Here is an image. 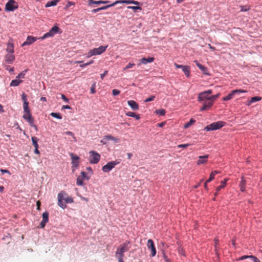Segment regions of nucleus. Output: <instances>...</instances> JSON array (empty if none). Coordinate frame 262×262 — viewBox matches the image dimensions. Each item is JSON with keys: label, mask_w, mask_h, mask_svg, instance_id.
Segmentation results:
<instances>
[{"label": "nucleus", "mask_w": 262, "mask_h": 262, "mask_svg": "<svg viewBox=\"0 0 262 262\" xmlns=\"http://www.w3.org/2000/svg\"><path fill=\"white\" fill-rule=\"evenodd\" d=\"M117 4H134V5L140 4V2H139L138 1H134V0H118V1H115L114 3H113V4H111V5L103 6L101 8H97V9H93L92 11V12L93 13H96V12L99 11L100 10L106 9L107 8H108L109 7L114 6L115 5H116Z\"/></svg>", "instance_id": "nucleus-1"}, {"label": "nucleus", "mask_w": 262, "mask_h": 262, "mask_svg": "<svg viewBox=\"0 0 262 262\" xmlns=\"http://www.w3.org/2000/svg\"><path fill=\"white\" fill-rule=\"evenodd\" d=\"M225 124L226 123L225 122L221 121L213 122L207 125L204 128V130L207 132L217 130L223 127Z\"/></svg>", "instance_id": "nucleus-2"}, {"label": "nucleus", "mask_w": 262, "mask_h": 262, "mask_svg": "<svg viewBox=\"0 0 262 262\" xmlns=\"http://www.w3.org/2000/svg\"><path fill=\"white\" fill-rule=\"evenodd\" d=\"M89 161L91 164H97L99 162L100 159V155L95 151L89 152Z\"/></svg>", "instance_id": "nucleus-3"}, {"label": "nucleus", "mask_w": 262, "mask_h": 262, "mask_svg": "<svg viewBox=\"0 0 262 262\" xmlns=\"http://www.w3.org/2000/svg\"><path fill=\"white\" fill-rule=\"evenodd\" d=\"M119 163L120 162L117 161H113L108 162L106 165L102 167V170L104 172H108L113 168H114L116 165L119 164Z\"/></svg>", "instance_id": "nucleus-4"}, {"label": "nucleus", "mask_w": 262, "mask_h": 262, "mask_svg": "<svg viewBox=\"0 0 262 262\" xmlns=\"http://www.w3.org/2000/svg\"><path fill=\"white\" fill-rule=\"evenodd\" d=\"M18 8L17 3L14 0H10L6 4L5 10L13 11Z\"/></svg>", "instance_id": "nucleus-5"}, {"label": "nucleus", "mask_w": 262, "mask_h": 262, "mask_svg": "<svg viewBox=\"0 0 262 262\" xmlns=\"http://www.w3.org/2000/svg\"><path fill=\"white\" fill-rule=\"evenodd\" d=\"M127 243H124L121 245H120V247L118 248L116 252V256H124V253L128 250V248L127 247Z\"/></svg>", "instance_id": "nucleus-6"}, {"label": "nucleus", "mask_w": 262, "mask_h": 262, "mask_svg": "<svg viewBox=\"0 0 262 262\" xmlns=\"http://www.w3.org/2000/svg\"><path fill=\"white\" fill-rule=\"evenodd\" d=\"M66 195V192L61 191L58 194V205L59 207L62 209H64L67 207V205L64 201H63V196Z\"/></svg>", "instance_id": "nucleus-7"}, {"label": "nucleus", "mask_w": 262, "mask_h": 262, "mask_svg": "<svg viewBox=\"0 0 262 262\" xmlns=\"http://www.w3.org/2000/svg\"><path fill=\"white\" fill-rule=\"evenodd\" d=\"M23 117L28 122L30 126L33 127L36 130H37V127L34 124V119L32 117L31 113H24Z\"/></svg>", "instance_id": "nucleus-8"}, {"label": "nucleus", "mask_w": 262, "mask_h": 262, "mask_svg": "<svg viewBox=\"0 0 262 262\" xmlns=\"http://www.w3.org/2000/svg\"><path fill=\"white\" fill-rule=\"evenodd\" d=\"M246 91L243 90H235L232 91L231 93L229 94L227 96L224 97L223 100L224 101H228L233 98L234 95L235 94H239L241 93H245Z\"/></svg>", "instance_id": "nucleus-9"}, {"label": "nucleus", "mask_w": 262, "mask_h": 262, "mask_svg": "<svg viewBox=\"0 0 262 262\" xmlns=\"http://www.w3.org/2000/svg\"><path fill=\"white\" fill-rule=\"evenodd\" d=\"M147 246L148 249L151 250V256L152 257L155 256L156 254V249L152 239H149L148 240Z\"/></svg>", "instance_id": "nucleus-10"}, {"label": "nucleus", "mask_w": 262, "mask_h": 262, "mask_svg": "<svg viewBox=\"0 0 262 262\" xmlns=\"http://www.w3.org/2000/svg\"><path fill=\"white\" fill-rule=\"evenodd\" d=\"M108 140H113L115 142H119V139L114 138L112 136L108 135L105 136L103 139H102L100 141V142L102 143L103 144H106L107 143V141Z\"/></svg>", "instance_id": "nucleus-11"}, {"label": "nucleus", "mask_w": 262, "mask_h": 262, "mask_svg": "<svg viewBox=\"0 0 262 262\" xmlns=\"http://www.w3.org/2000/svg\"><path fill=\"white\" fill-rule=\"evenodd\" d=\"M213 104L212 101L205 100L202 107L200 108V111H204L210 109L213 105Z\"/></svg>", "instance_id": "nucleus-12"}, {"label": "nucleus", "mask_w": 262, "mask_h": 262, "mask_svg": "<svg viewBox=\"0 0 262 262\" xmlns=\"http://www.w3.org/2000/svg\"><path fill=\"white\" fill-rule=\"evenodd\" d=\"M107 47V46H100L99 48H94L92 50L94 52L95 55H100L105 51Z\"/></svg>", "instance_id": "nucleus-13"}, {"label": "nucleus", "mask_w": 262, "mask_h": 262, "mask_svg": "<svg viewBox=\"0 0 262 262\" xmlns=\"http://www.w3.org/2000/svg\"><path fill=\"white\" fill-rule=\"evenodd\" d=\"M49 221V213L47 211L42 213V220L40 224L41 228H44L47 223Z\"/></svg>", "instance_id": "nucleus-14"}, {"label": "nucleus", "mask_w": 262, "mask_h": 262, "mask_svg": "<svg viewBox=\"0 0 262 262\" xmlns=\"http://www.w3.org/2000/svg\"><path fill=\"white\" fill-rule=\"evenodd\" d=\"M70 156L72 159V164L73 166L77 167L79 165V157L75 155L73 153L70 154Z\"/></svg>", "instance_id": "nucleus-15"}, {"label": "nucleus", "mask_w": 262, "mask_h": 262, "mask_svg": "<svg viewBox=\"0 0 262 262\" xmlns=\"http://www.w3.org/2000/svg\"><path fill=\"white\" fill-rule=\"evenodd\" d=\"M209 157L208 155H206L204 156H200L199 157V160L197 161L196 164L198 165H200L201 164H205L207 162V159Z\"/></svg>", "instance_id": "nucleus-16"}, {"label": "nucleus", "mask_w": 262, "mask_h": 262, "mask_svg": "<svg viewBox=\"0 0 262 262\" xmlns=\"http://www.w3.org/2000/svg\"><path fill=\"white\" fill-rule=\"evenodd\" d=\"M154 57H148L147 58H142L139 60V63H138V66H140L141 64H146L147 63H150L154 61Z\"/></svg>", "instance_id": "nucleus-17"}, {"label": "nucleus", "mask_w": 262, "mask_h": 262, "mask_svg": "<svg viewBox=\"0 0 262 262\" xmlns=\"http://www.w3.org/2000/svg\"><path fill=\"white\" fill-rule=\"evenodd\" d=\"M36 40V38L31 36H28L26 40L22 44V46L24 47L26 45H30L35 41Z\"/></svg>", "instance_id": "nucleus-18"}, {"label": "nucleus", "mask_w": 262, "mask_h": 262, "mask_svg": "<svg viewBox=\"0 0 262 262\" xmlns=\"http://www.w3.org/2000/svg\"><path fill=\"white\" fill-rule=\"evenodd\" d=\"M204 92L199 93L198 96V101H202L205 100H209V97Z\"/></svg>", "instance_id": "nucleus-19"}, {"label": "nucleus", "mask_w": 262, "mask_h": 262, "mask_svg": "<svg viewBox=\"0 0 262 262\" xmlns=\"http://www.w3.org/2000/svg\"><path fill=\"white\" fill-rule=\"evenodd\" d=\"M127 103L133 110L136 111L139 109L138 104L134 100H128Z\"/></svg>", "instance_id": "nucleus-20"}, {"label": "nucleus", "mask_w": 262, "mask_h": 262, "mask_svg": "<svg viewBox=\"0 0 262 262\" xmlns=\"http://www.w3.org/2000/svg\"><path fill=\"white\" fill-rule=\"evenodd\" d=\"M194 62L195 63L196 66L203 72V73L205 75H208L207 71V69L206 67L200 64L197 60H194Z\"/></svg>", "instance_id": "nucleus-21"}, {"label": "nucleus", "mask_w": 262, "mask_h": 262, "mask_svg": "<svg viewBox=\"0 0 262 262\" xmlns=\"http://www.w3.org/2000/svg\"><path fill=\"white\" fill-rule=\"evenodd\" d=\"M6 62L8 63H12L15 59V56L13 54H8L6 57Z\"/></svg>", "instance_id": "nucleus-22"}, {"label": "nucleus", "mask_w": 262, "mask_h": 262, "mask_svg": "<svg viewBox=\"0 0 262 262\" xmlns=\"http://www.w3.org/2000/svg\"><path fill=\"white\" fill-rule=\"evenodd\" d=\"M247 258H250L253 262L256 260L257 258L256 257L253 255H244L238 258V260H242Z\"/></svg>", "instance_id": "nucleus-23"}, {"label": "nucleus", "mask_w": 262, "mask_h": 262, "mask_svg": "<svg viewBox=\"0 0 262 262\" xmlns=\"http://www.w3.org/2000/svg\"><path fill=\"white\" fill-rule=\"evenodd\" d=\"M239 187H240L241 190L242 192H244V191H245L246 180L244 179V177H242V180H241V181L240 182V184H239Z\"/></svg>", "instance_id": "nucleus-24"}, {"label": "nucleus", "mask_w": 262, "mask_h": 262, "mask_svg": "<svg viewBox=\"0 0 262 262\" xmlns=\"http://www.w3.org/2000/svg\"><path fill=\"white\" fill-rule=\"evenodd\" d=\"M140 3V4H139V5H136V6H127V8L128 9H132V10H134V11L135 12H136L137 10L141 11L142 8L140 6H139V5H141L142 3Z\"/></svg>", "instance_id": "nucleus-25"}, {"label": "nucleus", "mask_w": 262, "mask_h": 262, "mask_svg": "<svg viewBox=\"0 0 262 262\" xmlns=\"http://www.w3.org/2000/svg\"><path fill=\"white\" fill-rule=\"evenodd\" d=\"M59 1L60 0H53L51 1H49L46 4L45 7L46 8H48L51 6H55Z\"/></svg>", "instance_id": "nucleus-26"}, {"label": "nucleus", "mask_w": 262, "mask_h": 262, "mask_svg": "<svg viewBox=\"0 0 262 262\" xmlns=\"http://www.w3.org/2000/svg\"><path fill=\"white\" fill-rule=\"evenodd\" d=\"M23 82L22 80H18L17 79L12 80L10 85L11 86H18L20 83Z\"/></svg>", "instance_id": "nucleus-27"}, {"label": "nucleus", "mask_w": 262, "mask_h": 262, "mask_svg": "<svg viewBox=\"0 0 262 262\" xmlns=\"http://www.w3.org/2000/svg\"><path fill=\"white\" fill-rule=\"evenodd\" d=\"M227 181H228V179H225L224 181H221V185H220V186H217L216 188V191H219L221 189L224 188L226 185V183H227Z\"/></svg>", "instance_id": "nucleus-28"}, {"label": "nucleus", "mask_w": 262, "mask_h": 262, "mask_svg": "<svg viewBox=\"0 0 262 262\" xmlns=\"http://www.w3.org/2000/svg\"><path fill=\"white\" fill-rule=\"evenodd\" d=\"M63 201L66 203V204L67 203H72L73 202V199L68 196V194L66 193V195H64L63 196Z\"/></svg>", "instance_id": "nucleus-29"}, {"label": "nucleus", "mask_w": 262, "mask_h": 262, "mask_svg": "<svg viewBox=\"0 0 262 262\" xmlns=\"http://www.w3.org/2000/svg\"><path fill=\"white\" fill-rule=\"evenodd\" d=\"M183 72L187 77L189 76L190 74V67L188 66H185L182 69Z\"/></svg>", "instance_id": "nucleus-30"}, {"label": "nucleus", "mask_w": 262, "mask_h": 262, "mask_svg": "<svg viewBox=\"0 0 262 262\" xmlns=\"http://www.w3.org/2000/svg\"><path fill=\"white\" fill-rule=\"evenodd\" d=\"M32 144L35 148H38V144L37 143L38 139L36 137H32Z\"/></svg>", "instance_id": "nucleus-31"}, {"label": "nucleus", "mask_w": 262, "mask_h": 262, "mask_svg": "<svg viewBox=\"0 0 262 262\" xmlns=\"http://www.w3.org/2000/svg\"><path fill=\"white\" fill-rule=\"evenodd\" d=\"M195 122V120H194L193 119L191 118L189 122L186 123L184 125V127L185 128H188L189 127H190L193 123H194V122Z\"/></svg>", "instance_id": "nucleus-32"}, {"label": "nucleus", "mask_w": 262, "mask_h": 262, "mask_svg": "<svg viewBox=\"0 0 262 262\" xmlns=\"http://www.w3.org/2000/svg\"><path fill=\"white\" fill-rule=\"evenodd\" d=\"M54 33H53L51 30H50L49 32L46 33V34H45L43 35V36L42 37H41V39H43L45 38H46L47 37H52L54 35Z\"/></svg>", "instance_id": "nucleus-33"}, {"label": "nucleus", "mask_w": 262, "mask_h": 262, "mask_svg": "<svg viewBox=\"0 0 262 262\" xmlns=\"http://www.w3.org/2000/svg\"><path fill=\"white\" fill-rule=\"evenodd\" d=\"M107 3H108L107 1H94V0H90V2H89V4H95L98 5V4H106Z\"/></svg>", "instance_id": "nucleus-34"}, {"label": "nucleus", "mask_w": 262, "mask_h": 262, "mask_svg": "<svg viewBox=\"0 0 262 262\" xmlns=\"http://www.w3.org/2000/svg\"><path fill=\"white\" fill-rule=\"evenodd\" d=\"M7 51L9 53V54H13L14 52L13 44L9 43L8 45Z\"/></svg>", "instance_id": "nucleus-35"}, {"label": "nucleus", "mask_w": 262, "mask_h": 262, "mask_svg": "<svg viewBox=\"0 0 262 262\" xmlns=\"http://www.w3.org/2000/svg\"><path fill=\"white\" fill-rule=\"evenodd\" d=\"M28 69H26L24 70V71L20 73L16 77V79H19V78H24L25 77V76L26 75V72H27Z\"/></svg>", "instance_id": "nucleus-36"}, {"label": "nucleus", "mask_w": 262, "mask_h": 262, "mask_svg": "<svg viewBox=\"0 0 262 262\" xmlns=\"http://www.w3.org/2000/svg\"><path fill=\"white\" fill-rule=\"evenodd\" d=\"M83 178L80 176H78L77 178L76 184L78 186L83 185Z\"/></svg>", "instance_id": "nucleus-37"}, {"label": "nucleus", "mask_w": 262, "mask_h": 262, "mask_svg": "<svg viewBox=\"0 0 262 262\" xmlns=\"http://www.w3.org/2000/svg\"><path fill=\"white\" fill-rule=\"evenodd\" d=\"M23 107L24 113H30V109L29 108V103L23 104Z\"/></svg>", "instance_id": "nucleus-38"}, {"label": "nucleus", "mask_w": 262, "mask_h": 262, "mask_svg": "<svg viewBox=\"0 0 262 262\" xmlns=\"http://www.w3.org/2000/svg\"><path fill=\"white\" fill-rule=\"evenodd\" d=\"M156 113L157 114L159 115L160 116H164L166 113V111L164 109H159V110H157L156 111Z\"/></svg>", "instance_id": "nucleus-39"}, {"label": "nucleus", "mask_w": 262, "mask_h": 262, "mask_svg": "<svg viewBox=\"0 0 262 262\" xmlns=\"http://www.w3.org/2000/svg\"><path fill=\"white\" fill-rule=\"evenodd\" d=\"M51 116H52L54 118H56L58 119H61L62 118L61 115L59 113H51Z\"/></svg>", "instance_id": "nucleus-40"}, {"label": "nucleus", "mask_w": 262, "mask_h": 262, "mask_svg": "<svg viewBox=\"0 0 262 262\" xmlns=\"http://www.w3.org/2000/svg\"><path fill=\"white\" fill-rule=\"evenodd\" d=\"M261 98L260 97H258V96L253 97L251 98L250 103H253V102H255L256 101H260L261 100Z\"/></svg>", "instance_id": "nucleus-41"}, {"label": "nucleus", "mask_w": 262, "mask_h": 262, "mask_svg": "<svg viewBox=\"0 0 262 262\" xmlns=\"http://www.w3.org/2000/svg\"><path fill=\"white\" fill-rule=\"evenodd\" d=\"M220 95V94L219 93L216 95L211 96L209 97V100L212 101V102L213 103V101L219 97Z\"/></svg>", "instance_id": "nucleus-42"}, {"label": "nucleus", "mask_w": 262, "mask_h": 262, "mask_svg": "<svg viewBox=\"0 0 262 262\" xmlns=\"http://www.w3.org/2000/svg\"><path fill=\"white\" fill-rule=\"evenodd\" d=\"M21 99L23 101V104L29 103L27 101V95L25 93H23L21 95Z\"/></svg>", "instance_id": "nucleus-43"}, {"label": "nucleus", "mask_w": 262, "mask_h": 262, "mask_svg": "<svg viewBox=\"0 0 262 262\" xmlns=\"http://www.w3.org/2000/svg\"><path fill=\"white\" fill-rule=\"evenodd\" d=\"M59 30V27H58L57 26H54L53 27H52L51 28V29L50 30L53 33H54V34H56L58 31Z\"/></svg>", "instance_id": "nucleus-44"}, {"label": "nucleus", "mask_w": 262, "mask_h": 262, "mask_svg": "<svg viewBox=\"0 0 262 262\" xmlns=\"http://www.w3.org/2000/svg\"><path fill=\"white\" fill-rule=\"evenodd\" d=\"M64 134H65L66 135H70V136H71L73 137V139H74V141H76V138H75V137L74 136V134H73L72 132H70V131H67V132H66Z\"/></svg>", "instance_id": "nucleus-45"}, {"label": "nucleus", "mask_w": 262, "mask_h": 262, "mask_svg": "<svg viewBox=\"0 0 262 262\" xmlns=\"http://www.w3.org/2000/svg\"><path fill=\"white\" fill-rule=\"evenodd\" d=\"M214 177L215 176L213 174V173L211 172L209 179L206 181V183H209L211 182L212 180L214 179Z\"/></svg>", "instance_id": "nucleus-46"}, {"label": "nucleus", "mask_w": 262, "mask_h": 262, "mask_svg": "<svg viewBox=\"0 0 262 262\" xmlns=\"http://www.w3.org/2000/svg\"><path fill=\"white\" fill-rule=\"evenodd\" d=\"M120 93V91L117 89H114L112 91V94L113 96H117Z\"/></svg>", "instance_id": "nucleus-47"}, {"label": "nucleus", "mask_w": 262, "mask_h": 262, "mask_svg": "<svg viewBox=\"0 0 262 262\" xmlns=\"http://www.w3.org/2000/svg\"><path fill=\"white\" fill-rule=\"evenodd\" d=\"M135 66V64L133 63L129 62L124 68V70H126L127 69L132 68L133 67Z\"/></svg>", "instance_id": "nucleus-48"}, {"label": "nucleus", "mask_w": 262, "mask_h": 262, "mask_svg": "<svg viewBox=\"0 0 262 262\" xmlns=\"http://www.w3.org/2000/svg\"><path fill=\"white\" fill-rule=\"evenodd\" d=\"M126 116L134 117L136 113L133 112H128L126 113Z\"/></svg>", "instance_id": "nucleus-49"}, {"label": "nucleus", "mask_w": 262, "mask_h": 262, "mask_svg": "<svg viewBox=\"0 0 262 262\" xmlns=\"http://www.w3.org/2000/svg\"><path fill=\"white\" fill-rule=\"evenodd\" d=\"M155 96H151L150 97L147 98L144 101L145 102L151 101L154 100Z\"/></svg>", "instance_id": "nucleus-50"}, {"label": "nucleus", "mask_w": 262, "mask_h": 262, "mask_svg": "<svg viewBox=\"0 0 262 262\" xmlns=\"http://www.w3.org/2000/svg\"><path fill=\"white\" fill-rule=\"evenodd\" d=\"M190 145V144H180L178 145V148H186Z\"/></svg>", "instance_id": "nucleus-51"}, {"label": "nucleus", "mask_w": 262, "mask_h": 262, "mask_svg": "<svg viewBox=\"0 0 262 262\" xmlns=\"http://www.w3.org/2000/svg\"><path fill=\"white\" fill-rule=\"evenodd\" d=\"M95 55L94 52L93 50H91L87 54V57L90 58L92 57V56Z\"/></svg>", "instance_id": "nucleus-52"}, {"label": "nucleus", "mask_w": 262, "mask_h": 262, "mask_svg": "<svg viewBox=\"0 0 262 262\" xmlns=\"http://www.w3.org/2000/svg\"><path fill=\"white\" fill-rule=\"evenodd\" d=\"M1 171L2 172V173H6L9 174V175L11 174L10 172L8 170H7V169H1Z\"/></svg>", "instance_id": "nucleus-53"}, {"label": "nucleus", "mask_w": 262, "mask_h": 262, "mask_svg": "<svg viewBox=\"0 0 262 262\" xmlns=\"http://www.w3.org/2000/svg\"><path fill=\"white\" fill-rule=\"evenodd\" d=\"M107 71H105L104 72L100 74V77L102 79H103L104 77L107 74Z\"/></svg>", "instance_id": "nucleus-54"}, {"label": "nucleus", "mask_w": 262, "mask_h": 262, "mask_svg": "<svg viewBox=\"0 0 262 262\" xmlns=\"http://www.w3.org/2000/svg\"><path fill=\"white\" fill-rule=\"evenodd\" d=\"M40 205H41V203L39 201H38L37 202H36V206H37V209L39 210H40Z\"/></svg>", "instance_id": "nucleus-55"}, {"label": "nucleus", "mask_w": 262, "mask_h": 262, "mask_svg": "<svg viewBox=\"0 0 262 262\" xmlns=\"http://www.w3.org/2000/svg\"><path fill=\"white\" fill-rule=\"evenodd\" d=\"M81 177H82L83 179L86 178V174L85 172L82 171L81 172V176H80Z\"/></svg>", "instance_id": "nucleus-56"}, {"label": "nucleus", "mask_w": 262, "mask_h": 262, "mask_svg": "<svg viewBox=\"0 0 262 262\" xmlns=\"http://www.w3.org/2000/svg\"><path fill=\"white\" fill-rule=\"evenodd\" d=\"M174 66L176 67V68H181L182 69L185 66L179 65L177 63H174Z\"/></svg>", "instance_id": "nucleus-57"}, {"label": "nucleus", "mask_w": 262, "mask_h": 262, "mask_svg": "<svg viewBox=\"0 0 262 262\" xmlns=\"http://www.w3.org/2000/svg\"><path fill=\"white\" fill-rule=\"evenodd\" d=\"M61 98L65 101L68 102V99L67 98V97L64 95H61Z\"/></svg>", "instance_id": "nucleus-58"}, {"label": "nucleus", "mask_w": 262, "mask_h": 262, "mask_svg": "<svg viewBox=\"0 0 262 262\" xmlns=\"http://www.w3.org/2000/svg\"><path fill=\"white\" fill-rule=\"evenodd\" d=\"M204 93H205L207 95L211 94L212 93V90H209L206 91H204Z\"/></svg>", "instance_id": "nucleus-59"}, {"label": "nucleus", "mask_w": 262, "mask_h": 262, "mask_svg": "<svg viewBox=\"0 0 262 262\" xmlns=\"http://www.w3.org/2000/svg\"><path fill=\"white\" fill-rule=\"evenodd\" d=\"M117 257L118 258L119 262H124L123 260V257H121V256H117Z\"/></svg>", "instance_id": "nucleus-60"}, {"label": "nucleus", "mask_w": 262, "mask_h": 262, "mask_svg": "<svg viewBox=\"0 0 262 262\" xmlns=\"http://www.w3.org/2000/svg\"><path fill=\"white\" fill-rule=\"evenodd\" d=\"M74 4L71 2H68V4L67 5V7H69L71 5H73Z\"/></svg>", "instance_id": "nucleus-61"}, {"label": "nucleus", "mask_w": 262, "mask_h": 262, "mask_svg": "<svg viewBox=\"0 0 262 262\" xmlns=\"http://www.w3.org/2000/svg\"><path fill=\"white\" fill-rule=\"evenodd\" d=\"M62 108H63V109H70V108H71V107L69 105H63L62 106Z\"/></svg>", "instance_id": "nucleus-62"}, {"label": "nucleus", "mask_w": 262, "mask_h": 262, "mask_svg": "<svg viewBox=\"0 0 262 262\" xmlns=\"http://www.w3.org/2000/svg\"><path fill=\"white\" fill-rule=\"evenodd\" d=\"M134 118H135L136 119H137V120H139L140 118V115L139 114H136Z\"/></svg>", "instance_id": "nucleus-63"}, {"label": "nucleus", "mask_w": 262, "mask_h": 262, "mask_svg": "<svg viewBox=\"0 0 262 262\" xmlns=\"http://www.w3.org/2000/svg\"><path fill=\"white\" fill-rule=\"evenodd\" d=\"M38 148H35L34 152L36 154H39V151Z\"/></svg>", "instance_id": "nucleus-64"}]
</instances>
